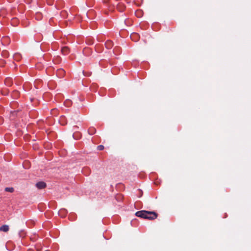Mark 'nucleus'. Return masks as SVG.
<instances>
[{
	"instance_id": "obj_4",
	"label": "nucleus",
	"mask_w": 251,
	"mask_h": 251,
	"mask_svg": "<svg viewBox=\"0 0 251 251\" xmlns=\"http://www.w3.org/2000/svg\"><path fill=\"white\" fill-rule=\"evenodd\" d=\"M61 51L64 55H67L70 52V50L68 47L65 46L62 48Z\"/></svg>"
},
{
	"instance_id": "obj_10",
	"label": "nucleus",
	"mask_w": 251,
	"mask_h": 251,
	"mask_svg": "<svg viewBox=\"0 0 251 251\" xmlns=\"http://www.w3.org/2000/svg\"><path fill=\"white\" fill-rule=\"evenodd\" d=\"M73 136L74 137V138L75 140H78L80 138V135L79 134V133H74L73 134Z\"/></svg>"
},
{
	"instance_id": "obj_2",
	"label": "nucleus",
	"mask_w": 251,
	"mask_h": 251,
	"mask_svg": "<svg viewBox=\"0 0 251 251\" xmlns=\"http://www.w3.org/2000/svg\"><path fill=\"white\" fill-rule=\"evenodd\" d=\"M36 186L38 189H42L45 188L46 187L47 185L45 182L43 181H40L36 184Z\"/></svg>"
},
{
	"instance_id": "obj_14",
	"label": "nucleus",
	"mask_w": 251,
	"mask_h": 251,
	"mask_svg": "<svg viewBox=\"0 0 251 251\" xmlns=\"http://www.w3.org/2000/svg\"><path fill=\"white\" fill-rule=\"evenodd\" d=\"M62 212H64V214H66V210H61V211H59V213Z\"/></svg>"
},
{
	"instance_id": "obj_11",
	"label": "nucleus",
	"mask_w": 251,
	"mask_h": 251,
	"mask_svg": "<svg viewBox=\"0 0 251 251\" xmlns=\"http://www.w3.org/2000/svg\"><path fill=\"white\" fill-rule=\"evenodd\" d=\"M117 8L120 12H123L124 11V7L122 5H121L120 4H119V5H118Z\"/></svg>"
},
{
	"instance_id": "obj_6",
	"label": "nucleus",
	"mask_w": 251,
	"mask_h": 251,
	"mask_svg": "<svg viewBox=\"0 0 251 251\" xmlns=\"http://www.w3.org/2000/svg\"><path fill=\"white\" fill-rule=\"evenodd\" d=\"M88 132L90 135H92L96 133V129L95 128H94L93 127H91L88 129Z\"/></svg>"
},
{
	"instance_id": "obj_7",
	"label": "nucleus",
	"mask_w": 251,
	"mask_h": 251,
	"mask_svg": "<svg viewBox=\"0 0 251 251\" xmlns=\"http://www.w3.org/2000/svg\"><path fill=\"white\" fill-rule=\"evenodd\" d=\"M105 47L107 49H111L113 46V43L111 41H108L105 44Z\"/></svg>"
},
{
	"instance_id": "obj_3",
	"label": "nucleus",
	"mask_w": 251,
	"mask_h": 251,
	"mask_svg": "<svg viewBox=\"0 0 251 251\" xmlns=\"http://www.w3.org/2000/svg\"><path fill=\"white\" fill-rule=\"evenodd\" d=\"M152 213H153L152 214H146V217H151V218H146V219H148V220H154V219H155L157 217V214L154 212V211H151Z\"/></svg>"
},
{
	"instance_id": "obj_13",
	"label": "nucleus",
	"mask_w": 251,
	"mask_h": 251,
	"mask_svg": "<svg viewBox=\"0 0 251 251\" xmlns=\"http://www.w3.org/2000/svg\"><path fill=\"white\" fill-rule=\"evenodd\" d=\"M58 73H60L61 75H63L64 74V71L62 69H60L58 70Z\"/></svg>"
},
{
	"instance_id": "obj_8",
	"label": "nucleus",
	"mask_w": 251,
	"mask_h": 251,
	"mask_svg": "<svg viewBox=\"0 0 251 251\" xmlns=\"http://www.w3.org/2000/svg\"><path fill=\"white\" fill-rule=\"evenodd\" d=\"M42 18V14L41 13H40V12H37L36 13L35 18L37 20H41Z\"/></svg>"
},
{
	"instance_id": "obj_9",
	"label": "nucleus",
	"mask_w": 251,
	"mask_h": 251,
	"mask_svg": "<svg viewBox=\"0 0 251 251\" xmlns=\"http://www.w3.org/2000/svg\"><path fill=\"white\" fill-rule=\"evenodd\" d=\"M14 191V189L13 187H6L5 188V191L10 192V193H13Z\"/></svg>"
},
{
	"instance_id": "obj_5",
	"label": "nucleus",
	"mask_w": 251,
	"mask_h": 251,
	"mask_svg": "<svg viewBox=\"0 0 251 251\" xmlns=\"http://www.w3.org/2000/svg\"><path fill=\"white\" fill-rule=\"evenodd\" d=\"M9 226L7 225H3L0 227V230L3 232H7L9 230Z\"/></svg>"
},
{
	"instance_id": "obj_12",
	"label": "nucleus",
	"mask_w": 251,
	"mask_h": 251,
	"mask_svg": "<svg viewBox=\"0 0 251 251\" xmlns=\"http://www.w3.org/2000/svg\"><path fill=\"white\" fill-rule=\"evenodd\" d=\"M97 149L99 151H102L104 149V146L102 145H99L98 146Z\"/></svg>"
},
{
	"instance_id": "obj_1",
	"label": "nucleus",
	"mask_w": 251,
	"mask_h": 251,
	"mask_svg": "<svg viewBox=\"0 0 251 251\" xmlns=\"http://www.w3.org/2000/svg\"><path fill=\"white\" fill-rule=\"evenodd\" d=\"M152 214L153 213H152L151 212L149 211L141 210V211H138L136 212L135 213V215L137 217L146 219V218H150L149 217H146V214Z\"/></svg>"
}]
</instances>
